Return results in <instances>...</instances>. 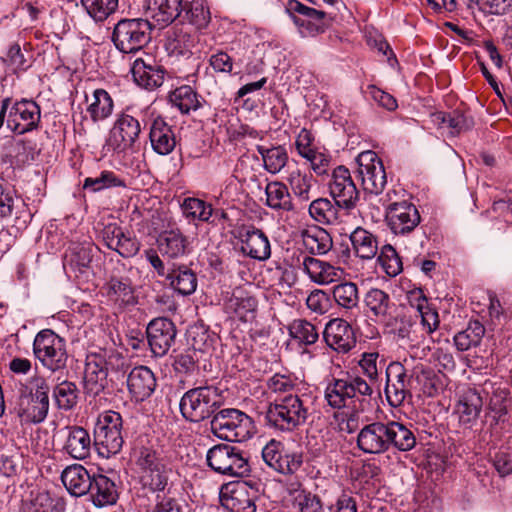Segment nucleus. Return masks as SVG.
<instances>
[{"label": "nucleus", "instance_id": "10", "mask_svg": "<svg viewBox=\"0 0 512 512\" xmlns=\"http://www.w3.org/2000/svg\"><path fill=\"white\" fill-rule=\"evenodd\" d=\"M33 353L36 359L52 372L66 367L68 355L65 341L51 329L37 333L33 342Z\"/></svg>", "mask_w": 512, "mask_h": 512}, {"label": "nucleus", "instance_id": "55", "mask_svg": "<svg viewBox=\"0 0 512 512\" xmlns=\"http://www.w3.org/2000/svg\"><path fill=\"white\" fill-rule=\"evenodd\" d=\"M257 307L254 297L242 292L233 293L226 303V309L235 313L240 319L247 320L249 314H253Z\"/></svg>", "mask_w": 512, "mask_h": 512}, {"label": "nucleus", "instance_id": "40", "mask_svg": "<svg viewBox=\"0 0 512 512\" xmlns=\"http://www.w3.org/2000/svg\"><path fill=\"white\" fill-rule=\"evenodd\" d=\"M188 242L178 230L163 232L158 239V248L163 256L178 258L186 253Z\"/></svg>", "mask_w": 512, "mask_h": 512}, {"label": "nucleus", "instance_id": "17", "mask_svg": "<svg viewBox=\"0 0 512 512\" xmlns=\"http://www.w3.org/2000/svg\"><path fill=\"white\" fill-rule=\"evenodd\" d=\"M221 505L231 512H256V492L246 482H232L221 487Z\"/></svg>", "mask_w": 512, "mask_h": 512}, {"label": "nucleus", "instance_id": "8", "mask_svg": "<svg viewBox=\"0 0 512 512\" xmlns=\"http://www.w3.org/2000/svg\"><path fill=\"white\" fill-rule=\"evenodd\" d=\"M7 128L16 134H25L38 129L41 121V108L30 99L12 101L6 97L2 100Z\"/></svg>", "mask_w": 512, "mask_h": 512}, {"label": "nucleus", "instance_id": "19", "mask_svg": "<svg viewBox=\"0 0 512 512\" xmlns=\"http://www.w3.org/2000/svg\"><path fill=\"white\" fill-rule=\"evenodd\" d=\"M146 334L151 352L156 357H162L168 353L173 345L177 331L172 320L166 317H158L150 321Z\"/></svg>", "mask_w": 512, "mask_h": 512}, {"label": "nucleus", "instance_id": "43", "mask_svg": "<svg viewBox=\"0 0 512 512\" xmlns=\"http://www.w3.org/2000/svg\"><path fill=\"white\" fill-rule=\"evenodd\" d=\"M107 295L115 302L121 305H131L135 303L134 289L131 281L127 277L112 276L105 284Z\"/></svg>", "mask_w": 512, "mask_h": 512}, {"label": "nucleus", "instance_id": "50", "mask_svg": "<svg viewBox=\"0 0 512 512\" xmlns=\"http://www.w3.org/2000/svg\"><path fill=\"white\" fill-rule=\"evenodd\" d=\"M292 193L300 202L310 200V191L312 188L313 176L302 172L296 168L292 170L286 178Z\"/></svg>", "mask_w": 512, "mask_h": 512}, {"label": "nucleus", "instance_id": "46", "mask_svg": "<svg viewBox=\"0 0 512 512\" xmlns=\"http://www.w3.org/2000/svg\"><path fill=\"white\" fill-rule=\"evenodd\" d=\"M169 101L183 114L196 111L201 107V102L197 93L188 85L180 86L172 91L169 94Z\"/></svg>", "mask_w": 512, "mask_h": 512}, {"label": "nucleus", "instance_id": "39", "mask_svg": "<svg viewBox=\"0 0 512 512\" xmlns=\"http://www.w3.org/2000/svg\"><path fill=\"white\" fill-rule=\"evenodd\" d=\"M310 216L321 224L336 225L341 222L340 207L327 198H318L309 205Z\"/></svg>", "mask_w": 512, "mask_h": 512}, {"label": "nucleus", "instance_id": "20", "mask_svg": "<svg viewBox=\"0 0 512 512\" xmlns=\"http://www.w3.org/2000/svg\"><path fill=\"white\" fill-rule=\"evenodd\" d=\"M326 344L338 353H348L356 346V336L352 326L342 318L331 319L324 328Z\"/></svg>", "mask_w": 512, "mask_h": 512}, {"label": "nucleus", "instance_id": "58", "mask_svg": "<svg viewBox=\"0 0 512 512\" xmlns=\"http://www.w3.org/2000/svg\"><path fill=\"white\" fill-rule=\"evenodd\" d=\"M391 326V331L402 340H407L410 342L417 341L418 337L416 335L415 327L417 323L412 319L411 316L406 314L399 315L394 318L393 322L388 324Z\"/></svg>", "mask_w": 512, "mask_h": 512}, {"label": "nucleus", "instance_id": "37", "mask_svg": "<svg viewBox=\"0 0 512 512\" xmlns=\"http://www.w3.org/2000/svg\"><path fill=\"white\" fill-rule=\"evenodd\" d=\"M388 429V449L393 446L399 451H410L416 445V437L412 430L406 425L389 421L386 423Z\"/></svg>", "mask_w": 512, "mask_h": 512}, {"label": "nucleus", "instance_id": "51", "mask_svg": "<svg viewBox=\"0 0 512 512\" xmlns=\"http://www.w3.org/2000/svg\"><path fill=\"white\" fill-rule=\"evenodd\" d=\"M485 328L479 321H472L467 328L454 336V343L459 351H466L480 344Z\"/></svg>", "mask_w": 512, "mask_h": 512}, {"label": "nucleus", "instance_id": "32", "mask_svg": "<svg viewBox=\"0 0 512 512\" xmlns=\"http://www.w3.org/2000/svg\"><path fill=\"white\" fill-rule=\"evenodd\" d=\"M483 399L481 394L472 388H468L461 394L455 411L459 416V420L463 424L475 421L482 410Z\"/></svg>", "mask_w": 512, "mask_h": 512}, {"label": "nucleus", "instance_id": "18", "mask_svg": "<svg viewBox=\"0 0 512 512\" xmlns=\"http://www.w3.org/2000/svg\"><path fill=\"white\" fill-rule=\"evenodd\" d=\"M140 133L139 120L127 113H121L110 131L108 146L115 152H123L133 147Z\"/></svg>", "mask_w": 512, "mask_h": 512}, {"label": "nucleus", "instance_id": "54", "mask_svg": "<svg viewBox=\"0 0 512 512\" xmlns=\"http://www.w3.org/2000/svg\"><path fill=\"white\" fill-rule=\"evenodd\" d=\"M289 333L292 338L305 345H312L319 338L318 328L305 319L294 320L289 325Z\"/></svg>", "mask_w": 512, "mask_h": 512}, {"label": "nucleus", "instance_id": "56", "mask_svg": "<svg viewBox=\"0 0 512 512\" xmlns=\"http://www.w3.org/2000/svg\"><path fill=\"white\" fill-rule=\"evenodd\" d=\"M333 297L339 306L345 309H352L359 302L357 285L352 282L340 283L334 286Z\"/></svg>", "mask_w": 512, "mask_h": 512}, {"label": "nucleus", "instance_id": "44", "mask_svg": "<svg viewBox=\"0 0 512 512\" xmlns=\"http://www.w3.org/2000/svg\"><path fill=\"white\" fill-rule=\"evenodd\" d=\"M433 121L449 128L451 135H458L474 126L473 118L458 110L451 113L437 112L433 114Z\"/></svg>", "mask_w": 512, "mask_h": 512}, {"label": "nucleus", "instance_id": "7", "mask_svg": "<svg viewBox=\"0 0 512 512\" xmlns=\"http://www.w3.org/2000/svg\"><path fill=\"white\" fill-rule=\"evenodd\" d=\"M121 429L122 417L118 412L106 411L99 415L93 441L99 456L109 458L121 450L124 443Z\"/></svg>", "mask_w": 512, "mask_h": 512}, {"label": "nucleus", "instance_id": "63", "mask_svg": "<svg viewBox=\"0 0 512 512\" xmlns=\"http://www.w3.org/2000/svg\"><path fill=\"white\" fill-rule=\"evenodd\" d=\"M7 62L15 72L26 71L32 65V56L29 52H23L18 43H14L8 49Z\"/></svg>", "mask_w": 512, "mask_h": 512}, {"label": "nucleus", "instance_id": "9", "mask_svg": "<svg viewBox=\"0 0 512 512\" xmlns=\"http://www.w3.org/2000/svg\"><path fill=\"white\" fill-rule=\"evenodd\" d=\"M151 24L142 18L121 19L115 25L112 41L123 53H135L151 40Z\"/></svg>", "mask_w": 512, "mask_h": 512}, {"label": "nucleus", "instance_id": "21", "mask_svg": "<svg viewBox=\"0 0 512 512\" xmlns=\"http://www.w3.org/2000/svg\"><path fill=\"white\" fill-rule=\"evenodd\" d=\"M101 236L105 245L109 249L116 251L123 258L135 256L140 249V243L136 237L131 233L125 232L124 229L116 223L105 225Z\"/></svg>", "mask_w": 512, "mask_h": 512}, {"label": "nucleus", "instance_id": "26", "mask_svg": "<svg viewBox=\"0 0 512 512\" xmlns=\"http://www.w3.org/2000/svg\"><path fill=\"white\" fill-rule=\"evenodd\" d=\"M92 439L88 431L81 426L66 427V439L63 449L75 460H85L91 454Z\"/></svg>", "mask_w": 512, "mask_h": 512}, {"label": "nucleus", "instance_id": "33", "mask_svg": "<svg viewBox=\"0 0 512 512\" xmlns=\"http://www.w3.org/2000/svg\"><path fill=\"white\" fill-rule=\"evenodd\" d=\"M304 270L316 283L325 285L340 278L341 270L328 262L305 256L303 260Z\"/></svg>", "mask_w": 512, "mask_h": 512}, {"label": "nucleus", "instance_id": "16", "mask_svg": "<svg viewBox=\"0 0 512 512\" xmlns=\"http://www.w3.org/2000/svg\"><path fill=\"white\" fill-rule=\"evenodd\" d=\"M264 462L282 474H293L299 470L303 463L301 453L288 451L282 442L270 440L262 449Z\"/></svg>", "mask_w": 512, "mask_h": 512}, {"label": "nucleus", "instance_id": "62", "mask_svg": "<svg viewBox=\"0 0 512 512\" xmlns=\"http://www.w3.org/2000/svg\"><path fill=\"white\" fill-rule=\"evenodd\" d=\"M510 392L501 387L493 389L489 400V409L494 417L499 420L508 413L510 406Z\"/></svg>", "mask_w": 512, "mask_h": 512}, {"label": "nucleus", "instance_id": "4", "mask_svg": "<svg viewBox=\"0 0 512 512\" xmlns=\"http://www.w3.org/2000/svg\"><path fill=\"white\" fill-rule=\"evenodd\" d=\"M210 429L217 438L228 442H243L252 437L254 422L250 416L235 408L216 412L210 421Z\"/></svg>", "mask_w": 512, "mask_h": 512}, {"label": "nucleus", "instance_id": "57", "mask_svg": "<svg viewBox=\"0 0 512 512\" xmlns=\"http://www.w3.org/2000/svg\"><path fill=\"white\" fill-rule=\"evenodd\" d=\"M87 13L95 21H103L118 7V0H81Z\"/></svg>", "mask_w": 512, "mask_h": 512}, {"label": "nucleus", "instance_id": "30", "mask_svg": "<svg viewBox=\"0 0 512 512\" xmlns=\"http://www.w3.org/2000/svg\"><path fill=\"white\" fill-rule=\"evenodd\" d=\"M181 12L182 0H149L146 10L148 17L162 26L171 24Z\"/></svg>", "mask_w": 512, "mask_h": 512}, {"label": "nucleus", "instance_id": "47", "mask_svg": "<svg viewBox=\"0 0 512 512\" xmlns=\"http://www.w3.org/2000/svg\"><path fill=\"white\" fill-rule=\"evenodd\" d=\"M182 11H184L180 16L182 20L188 22L196 29L206 28L210 22V11L203 0L190 1L182 7Z\"/></svg>", "mask_w": 512, "mask_h": 512}, {"label": "nucleus", "instance_id": "49", "mask_svg": "<svg viewBox=\"0 0 512 512\" xmlns=\"http://www.w3.org/2000/svg\"><path fill=\"white\" fill-rule=\"evenodd\" d=\"M53 397L60 410L68 411L77 405L79 389L74 382L64 380L54 387Z\"/></svg>", "mask_w": 512, "mask_h": 512}, {"label": "nucleus", "instance_id": "14", "mask_svg": "<svg viewBox=\"0 0 512 512\" xmlns=\"http://www.w3.org/2000/svg\"><path fill=\"white\" fill-rule=\"evenodd\" d=\"M385 395L392 407H399L412 398L411 376L400 362H391L386 367Z\"/></svg>", "mask_w": 512, "mask_h": 512}, {"label": "nucleus", "instance_id": "48", "mask_svg": "<svg viewBox=\"0 0 512 512\" xmlns=\"http://www.w3.org/2000/svg\"><path fill=\"white\" fill-rule=\"evenodd\" d=\"M364 303L372 315L378 320H385L391 308L390 296L381 289H370L364 298Z\"/></svg>", "mask_w": 512, "mask_h": 512}, {"label": "nucleus", "instance_id": "11", "mask_svg": "<svg viewBox=\"0 0 512 512\" xmlns=\"http://www.w3.org/2000/svg\"><path fill=\"white\" fill-rule=\"evenodd\" d=\"M137 464L141 469V483L157 494H164L168 486L172 469L156 451L149 448H142L139 452Z\"/></svg>", "mask_w": 512, "mask_h": 512}, {"label": "nucleus", "instance_id": "12", "mask_svg": "<svg viewBox=\"0 0 512 512\" xmlns=\"http://www.w3.org/2000/svg\"><path fill=\"white\" fill-rule=\"evenodd\" d=\"M357 174L366 192L380 194L386 183L387 176L379 156L372 150L361 152L356 158Z\"/></svg>", "mask_w": 512, "mask_h": 512}, {"label": "nucleus", "instance_id": "53", "mask_svg": "<svg viewBox=\"0 0 512 512\" xmlns=\"http://www.w3.org/2000/svg\"><path fill=\"white\" fill-rule=\"evenodd\" d=\"M181 208L185 217L191 220L210 222L213 215L212 205L198 198L184 199Z\"/></svg>", "mask_w": 512, "mask_h": 512}, {"label": "nucleus", "instance_id": "25", "mask_svg": "<svg viewBox=\"0 0 512 512\" xmlns=\"http://www.w3.org/2000/svg\"><path fill=\"white\" fill-rule=\"evenodd\" d=\"M127 386L135 401L149 398L156 388L154 373L146 366L133 368L127 378Z\"/></svg>", "mask_w": 512, "mask_h": 512}, {"label": "nucleus", "instance_id": "6", "mask_svg": "<svg viewBox=\"0 0 512 512\" xmlns=\"http://www.w3.org/2000/svg\"><path fill=\"white\" fill-rule=\"evenodd\" d=\"M208 466L216 473L229 477H244L250 466L243 450L228 444H217L206 454Z\"/></svg>", "mask_w": 512, "mask_h": 512}, {"label": "nucleus", "instance_id": "60", "mask_svg": "<svg viewBox=\"0 0 512 512\" xmlns=\"http://www.w3.org/2000/svg\"><path fill=\"white\" fill-rule=\"evenodd\" d=\"M325 17L326 13L321 11V15L313 17V19L293 17V22L303 36H315L325 31Z\"/></svg>", "mask_w": 512, "mask_h": 512}, {"label": "nucleus", "instance_id": "45", "mask_svg": "<svg viewBox=\"0 0 512 512\" xmlns=\"http://www.w3.org/2000/svg\"><path fill=\"white\" fill-rule=\"evenodd\" d=\"M198 42V35L187 27L175 28L169 38L168 48L173 54L186 56L192 53L193 47Z\"/></svg>", "mask_w": 512, "mask_h": 512}, {"label": "nucleus", "instance_id": "1", "mask_svg": "<svg viewBox=\"0 0 512 512\" xmlns=\"http://www.w3.org/2000/svg\"><path fill=\"white\" fill-rule=\"evenodd\" d=\"M274 393H289L279 401L269 404L265 412L267 425L283 432H291L306 423L311 410V397L297 393V379L291 375L276 373L267 381Z\"/></svg>", "mask_w": 512, "mask_h": 512}, {"label": "nucleus", "instance_id": "38", "mask_svg": "<svg viewBox=\"0 0 512 512\" xmlns=\"http://www.w3.org/2000/svg\"><path fill=\"white\" fill-rule=\"evenodd\" d=\"M350 241L355 254L359 258L370 260L376 256L378 251L376 237L366 229L357 227L350 234Z\"/></svg>", "mask_w": 512, "mask_h": 512}, {"label": "nucleus", "instance_id": "59", "mask_svg": "<svg viewBox=\"0 0 512 512\" xmlns=\"http://www.w3.org/2000/svg\"><path fill=\"white\" fill-rule=\"evenodd\" d=\"M412 295L417 300L416 308L417 311L420 313L421 325L428 334H431L439 326L438 313L426 307L427 300L423 296L421 291L413 293Z\"/></svg>", "mask_w": 512, "mask_h": 512}, {"label": "nucleus", "instance_id": "42", "mask_svg": "<svg viewBox=\"0 0 512 512\" xmlns=\"http://www.w3.org/2000/svg\"><path fill=\"white\" fill-rule=\"evenodd\" d=\"M302 241L311 254H326L332 248V238L323 228L313 227L302 232Z\"/></svg>", "mask_w": 512, "mask_h": 512}, {"label": "nucleus", "instance_id": "5", "mask_svg": "<svg viewBox=\"0 0 512 512\" xmlns=\"http://www.w3.org/2000/svg\"><path fill=\"white\" fill-rule=\"evenodd\" d=\"M31 384L30 392L19 396L15 411L22 423L39 424L48 415L50 387L46 379L40 376L32 378Z\"/></svg>", "mask_w": 512, "mask_h": 512}, {"label": "nucleus", "instance_id": "41", "mask_svg": "<svg viewBox=\"0 0 512 512\" xmlns=\"http://www.w3.org/2000/svg\"><path fill=\"white\" fill-rule=\"evenodd\" d=\"M256 149L262 157L264 169L271 174L281 172L288 163L289 155L284 146L258 145Z\"/></svg>", "mask_w": 512, "mask_h": 512}, {"label": "nucleus", "instance_id": "15", "mask_svg": "<svg viewBox=\"0 0 512 512\" xmlns=\"http://www.w3.org/2000/svg\"><path fill=\"white\" fill-rule=\"evenodd\" d=\"M108 365L106 352L87 355L83 378L86 396L96 398L104 392L107 385Z\"/></svg>", "mask_w": 512, "mask_h": 512}, {"label": "nucleus", "instance_id": "23", "mask_svg": "<svg viewBox=\"0 0 512 512\" xmlns=\"http://www.w3.org/2000/svg\"><path fill=\"white\" fill-rule=\"evenodd\" d=\"M388 429L384 422L365 425L357 436V446L364 453L380 454L388 450Z\"/></svg>", "mask_w": 512, "mask_h": 512}, {"label": "nucleus", "instance_id": "3", "mask_svg": "<svg viewBox=\"0 0 512 512\" xmlns=\"http://www.w3.org/2000/svg\"><path fill=\"white\" fill-rule=\"evenodd\" d=\"M221 404L219 389L213 385H205L186 391L180 399L179 409L185 420L199 423L213 417Z\"/></svg>", "mask_w": 512, "mask_h": 512}, {"label": "nucleus", "instance_id": "61", "mask_svg": "<svg viewBox=\"0 0 512 512\" xmlns=\"http://www.w3.org/2000/svg\"><path fill=\"white\" fill-rule=\"evenodd\" d=\"M21 512H55L53 499L48 492H38L22 503Z\"/></svg>", "mask_w": 512, "mask_h": 512}, {"label": "nucleus", "instance_id": "36", "mask_svg": "<svg viewBox=\"0 0 512 512\" xmlns=\"http://www.w3.org/2000/svg\"><path fill=\"white\" fill-rule=\"evenodd\" d=\"M266 204L273 210L293 211L294 204L288 187L279 181H273L266 185Z\"/></svg>", "mask_w": 512, "mask_h": 512}, {"label": "nucleus", "instance_id": "35", "mask_svg": "<svg viewBox=\"0 0 512 512\" xmlns=\"http://www.w3.org/2000/svg\"><path fill=\"white\" fill-rule=\"evenodd\" d=\"M166 279L176 292L184 296L193 294L198 285L195 272L185 265L173 267L167 273Z\"/></svg>", "mask_w": 512, "mask_h": 512}, {"label": "nucleus", "instance_id": "22", "mask_svg": "<svg viewBox=\"0 0 512 512\" xmlns=\"http://www.w3.org/2000/svg\"><path fill=\"white\" fill-rule=\"evenodd\" d=\"M386 222L395 235H408L420 224L421 216L413 203L403 204L385 214Z\"/></svg>", "mask_w": 512, "mask_h": 512}, {"label": "nucleus", "instance_id": "64", "mask_svg": "<svg viewBox=\"0 0 512 512\" xmlns=\"http://www.w3.org/2000/svg\"><path fill=\"white\" fill-rule=\"evenodd\" d=\"M294 507L298 512H322L321 499L310 492L301 490L294 498Z\"/></svg>", "mask_w": 512, "mask_h": 512}, {"label": "nucleus", "instance_id": "34", "mask_svg": "<svg viewBox=\"0 0 512 512\" xmlns=\"http://www.w3.org/2000/svg\"><path fill=\"white\" fill-rule=\"evenodd\" d=\"M88 102L87 113L93 123L104 121L113 113L114 102L110 94L104 89H95L91 98L85 96Z\"/></svg>", "mask_w": 512, "mask_h": 512}, {"label": "nucleus", "instance_id": "31", "mask_svg": "<svg viewBox=\"0 0 512 512\" xmlns=\"http://www.w3.org/2000/svg\"><path fill=\"white\" fill-rule=\"evenodd\" d=\"M131 72L134 81L147 90L160 87L164 81V71L161 67L147 64L141 58L134 61Z\"/></svg>", "mask_w": 512, "mask_h": 512}, {"label": "nucleus", "instance_id": "27", "mask_svg": "<svg viewBox=\"0 0 512 512\" xmlns=\"http://www.w3.org/2000/svg\"><path fill=\"white\" fill-rule=\"evenodd\" d=\"M94 473L90 472L81 464L67 466L62 474L61 480L67 491L73 496L87 494L92 485Z\"/></svg>", "mask_w": 512, "mask_h": 512}, {"label": "nucleus", "instance_id": "13", "mask_svg": "<svg viewBox=\"0 0 512 512\" xmlns=\"http://www.w3.org/2000/svg\"><path fill=\"white\" fill-rule=\"evenodd\" d=\"M329 192L335 204L346 210L356 207L359 201V190L352 179L351 173L345 166L336 167L329 181Z\"/></svg>", "mask_w": 512, "mask_h": 512}, {"label": "nucleus", "instance_id": "28", "mask_svg": "<svg viewBox=\"0 0 512 512\" xmlns=\"http://www.w3.org/2000/svg\"><path fill=\"white\" fill-rule=\"evenodd\" d=\"M149 138L153 150L159 155L170 154L176 146V138L172 127L161 118L153 121Z\"/></svg>", "mask_w": 512, "mask_h": 512}, {"label": "nucleus", "instance_id": "52", "mask_svg": "<svg viewBox=\"0 0 512 512\" xmlns=\"http://www.w3.org/2000/svg\"><path fill=\"white\" fill-rule=\"evenodd\" d=\"M113 187H126V182L116 173L109 170H103L97 177H87L84 180L83 188L91 192H99Z\"/></svg>", "mask_w": 512, "mask_h": 512}, {"label": "nucleus", "instance_id": "2", "mask_svg": "<svg viewBox=\"0 0 512 512\" xmlns=\"http://www.w3.org/2000/svg\"><path fill=\"white\" fill-rule=\"evenodd\" d=\"M373 389L371 385L359 376L332 379L324 393L328 405L334 409L352 407L355 410H365L370 405Z\"/></svg>", "mask_w": 512, "mask_h": 512}, {"label": "nucleus", "instance_id": "24", "mask_svg": "<svg viewBox=\"0 0 512 512\" xmlns=\"http://www.w3.org/2000/svg\"><path fill=\"white\" fill-rule=\"evenodd\" d=\"M240 241V250L245 256L258 261H265L270 258V242L262 230L250 226L240 234Z\"/></svg>", "mask_w": 512, "mask_h": 512}, {"label": "nucleus", "instance_id": "29", "mask_svg": "<svg viewBox=\"0 0 512 512\" xmlns=\"http://www.w3.org/2000/svg\"><path fill=\"white\" fill-rule=\"evenodd\" d=\"M92 485L87 494L96 507H104L115 504L118 499L116 484L103 474H95L92 477Z\"/></svg>", "mask_w": 512, "mask_h": 512}]
</instances>
